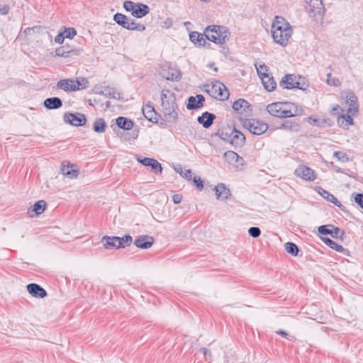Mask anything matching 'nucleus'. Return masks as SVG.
Wrapping results in <instances>:
<instances>
[{
  "instance_id": "f257e3e1",
  "label": "nucleus",
  "mask_w": 363,
  "mask_h": 363,
  "mask_svg": "<svg viewBox=\"0 0 363 363\" xmlns=\"http://www.w3.org/2000/svg\"><path fill=\"white\" fill-rule=\"evenodd\" d=\"M292 33L293 28L291 25L278 28H272V35L274 41L282 47H286L288 45Z\"/></svg>"
},
{
  "instance_id": "f03ea898",
  "label": "nucleus",
  "mask_w": 363,
  "mask_h": 363,
  "mask_svg": "<svg viewBox=\"0 0 363 363\" xmlns=\"http://www.w3.org/2000/svg\"><path fill=\"white\" fill-rule=\"evenodd\" d=\"M243 127L247 129L252 134L260 135L268 129L267 123L254 118H240Z\"/></svg>"
},
{
  "instance_id": "7ed1b4c3",
  "label": "nucleus",
  "mask_w": 363,
  "mask_h": 363,
  "mask_svg": "<svg viewBox=\"0 0 363 363\" xmlns=\"http://www.w3.org/2000/svg\"><path fill=\"white\" fill-rule=\"evenodd\" d=\"M206 91L220 101H225L230 96L228 88L218 80L212 84L211 89H206Z\"/></svg>"
},
{
  "instance_id": "20e7f679",
  "label": "nucleus",
  "mask_w": 363,
  "mask_h": 363,
  "mask_svg": "<svg viewBox=\"0 0 363 363\" xmlns=\"http://www.w3.org/2000/svg\"><path fill=\"white\" fill-rule=\"evenodd\" d=\"M305 9L312 18H322L325 11L322 0H306Z\"/></svg>"
},
{
  "instance_id": "39448f33",
  "label": "nucleus",
  "mask_w": 363,
  "mask_h": 363,
  "mask_svg": "<svg viewBox=\"0 0 363 363\" xmlns=\"http://www.w3.org/2000/svg\"><path fill=\"white\" fill-rule=\"evenodd\" d=\"M282 116L284 118H292L303 114V108L297 104L291 102H281Z\"/></svg>"
},
{
  "instance_id": "423d86ee",
  "label": "nucleus",
  "mask_w": 363,
  "mask_h": 363,
  "mask_svg": "<svg viewBox=\"0 0 363 363\" xmlns=\"http://www.w3.org/2000/svg\"><path fill=\"white\" fill-rule=\"evenodd\" d=\"M232 108L238 114L244 117L251 116L253 111L252 106L244 99L234 101Z\"/></svg>"
},
{
  "instance_id": "0eeeda50",
  "label": "nucleus",
  "mask_w": 363,
  "mask_h": 363,
  "mask_svg": "<svg viewBox=\"0 0 363 363\" xmlns=\"http://www.w3.org/2000/svg\"><path fill=\"white\" fill-rule=\"evenodd\" d=\"M342 98L345 99V103L348 106L347 112L354 116L359 110L357 96L353 91H348L342 94Z\"/></svg>"
},
{
  "instance_id": "6e6552de",
  "label": "nucleus",
  "mask_w": 363,
  "mask_h": 363,
  "mask_svg": "<svg viewBox=\"0 0 363 363\" xmlns=\"http://www.w3.org/2000/svg\"><path fill=\"white\" fill-rule=\"evenodd\" d=\"M83 52V49L79 47H74L68 43L57 48L55 50V55L62 57L77 56Z\"/></svg>"
},
{
  "instance_id": "1a4fd4ad",
  "label": "nucleus",
  "mask_w": 363,
  "mask_h": 363,
  "mask_svg": "<svg viewBox=\"0 0 363 363\" xmlns=\"http://www.w3.org/2000/svg\"><path fill=\"white\" fill-rule=\"evenodd\" d=\"M65 123L70 124L73 126H82L86 124V116L81 113H69L66 112L63 116Z\"/></svg>"
},
{
  "instance_id": "9d476101",
  "label": "nucleus",
  "mask_w": 363,
  "mask_h": 363,
  "mask_svg": "<svg viewBox=\"0 0 363 363\" xmlns=\"http://www.w3.org/2000/svg\"><path fill=\"white\" fill-rule=\"evenodd\" d=\"M318 231L320 235H330L333 238H339L342 240H343V237L345 235V233L343 230L333 225H320L318 227Z\"/></svg>"
},
{
  "instance_id": "9b49d317",
  "label": "nucleus",
  "mask_w": 363,
  "mask_h": 363,
  "mask_svg": "<svg viewBox=\"0 0 363 363\" xmlns=\"http://www.w3.org/2000/svg\"><path fill=\"white\" fill-rule=\"evenodd\" d=\"M137 161L145 167H150L151 171L158 175L162 173V167L161 164L155 159L150 157H142L138 156Z\"/></svg>"
},
{
  "instance_id": "f8f14e48",
  "label": "nucleus",
  "mask_w": 363,
  "mask_h": 363,
  "mask_svg": "<svg viewBox=\"0 0 363 363\" xmlns=\"http://www.w3.org/2000/svg\"><path fill=\"white\" fill-rule=\"evenodd\" d=\"M294 174L306 181H314L317 174L315 171L306 165H299L294 172Z\"/></svg>"
},
{
  "instance_id": "ddd939ff",
  "label": "nucleus",
  "mask_w": 363,
  "mask_h": 363,
  "mask_svg": "<svg viewBox=\"0 0 363 363\" xmlns=\"http://www.w3.org/2000/svg\"><path fill=\"white\" fill-rule=\"evenodd\" d=\"M223 28V26L211 25L206 28L203 35L208 40L218 44L219 32L218 30Z\"/></svg>"
},
{
  "instance_id": "4468645a",
  "label": "nucleus",
  "mask_w": 363,
  "mask_h": 363,
  "mask_svg": "<svg viewBox=\"0 0 363 363\" xmlns=\"http://www.w3.org/2000/svg\"><path fill=\"white\" fill-rule=\"evenodd\" d=\"M315 191L327 201L337 206L342 211H345V206H343L333 194L320 186H317Z\"/></svg>"
},
{
  "instance_id": "2eb2a0df",
  "label": "nucleus",
  "mask_w": 363,
  "mask_h": 363,
  "mask_svg": "<svg viewBox=\"0 0 363 363\" xmlns=\"http://www.w3.org/2000/svg\"><path fill=\"white\" fill-rule=\"evenodd\" d=\"M257 74L262 79V84L267 91H272L277 87V83L273 77H269L266 72H262L258 69Z\"/></svg>"
},
{
  "instance_id": "dca6fc26",
  "label": "nucleus",
  "mask_w": 363,
  "mask_h": 363,
  "mask_svg": "<svg viewBox=\"0 0 363 363\" xmlns=\"http://www.w3.org/2000/svg\"><path fill=\"white\" fill-rule=\"evenodd\" d=\"M134 245L140 249H149L154 244V238L147 235L138 236L134 240Z\"/></svg>"
},
{
  "instance_id": "f3484780",
  "label": "nucleus",
  "mask_w": 363,
  "mask_h": 363,
  "mask_svg": "<svg viewBox=\"0 0 363 363\" xmlns=\"http://www.w3.org/2000/svg\"><path fill=\"white\" fill-rule=\"evenodd\" d=\"M205 97L202 94H197L196 96H191L188 98L186 108L188 110H197L203 107Z\"/></svg>"
},
{
  "instance_id": "a211bd4d",
  "label": "nucleus",
  "mask_w": 363,
  "mask_h": 363,
  "mask_svg": "<svg viewBox=\"0 0 363 363\" xmlns=\"http://www.w3.org/2000/svg\"><path fill=\"white\" fill-rule=\"evenodd\" d=\"M28 293L33 297L43 298L47 296V291L39 284L30 283L26 286Z\"/></svg>"
},
{
  "instance_id": "6ab92c4d",
  "label": "nucleus",
  "mask_w": 363,
  "mask_h": 363,
  "mask_svg": "<svg viewBox=\"0 0 363 363\" xmlns=\"http://www.w3.org/2000/svg\"><path fill=\"white\" fill-rule=\"evenodd\" d=\"M230 144L235 147H242L245 143V135L235 127L232 130Z\"/></svg>"
},
{
  "instance_id": "aec40b11",
  "label": "nucleus",
  "mask_w": 363,
  "mask_h": 363,
  "mask_svg": "<svg viewBox=\"0 0 363 363\" xmlns=\"http://www.w3.org/2000/svg\"><path fill=\"white\" fill-rule=\"evenodd\" d=\"M216 116L214 113L205 111L197 118V122L204 128H209L213 123Z\"/></svg>"
},
{
  "instance_id": "412c9836",
  "label": "nucleus",
  "mask_w": 363,
  "mask_h": 363,
  "mask_svg": "<svg viewBox=\"0 0 363 363\" xmlns=\"http://www.w3.org/2000/svg\"><path fill=\"white\" fill-rule=\"evenodd\" d=\"M142 111L145 118L152 123H158V117L161 118V115L158 114L151 105L144 106Z\"/></svg>"
},
{
  "instance_id": "4be33fe9",
  "label": "nucleus",
  "mask_w": 363,
  "mask_h": 363,
  "mask_svg": "<svg viewBox=\"0 0 363 363\" xmlns=\"http://www.w3.org/2000/svg\"><path fill=\"white\" fill-rule=\"evenodd\" d=\"M160 74L163 78L169 81L178 82L182 78L180 70L171 67H169L167 70L163 69Z\"/></svg>"
},
{
  "instance_id": "5701e85b",
  "label": "nucleus",
  "mask_w": 363,
  "mask_h": 363,
  "mask_svg": "<svg viewBox=\"0 0 363 363\" xmlns=\"http://www.w3.org/2000/svg\"><path fill=\"white\" fill-rule=\"evenodd\" d=\"M43 106L48 110L58 109L62 106V101L59 97H50L44 100Z\"/></svg>"
},
{
  "instance_id": "b1692460",
  "label": "nucleus",
  "mask_w": 363,
  "mask_h": 363,
  "mask_svg": "<svg viewBox=\"0 0 363 363\" xmlns=\"http://www.w3.org/2000/svg\"><path fill=\"white\" fill-rule=\"evenodd\" d=\"M57 87L65 91H76V89H78V86H76L74 84V80L72 79L60 80L57 84Z\"/></svg>"
},
{
  "instance_id": "393cba45",
  "label": "nucleus",
  "mask_w": 363,
  "mask_h": 363,
  "mask_svg": "<svg viewBox=\"0 0 363 363\" xmlns=\"http://www.w3.org/2000/svg\"><path fill=\"white\" fill-rule=\"evenodd\" d=\"M296 77L292 74H285L279 82V86L283 89H294V82Z\"/></svg>"
},
{
  "instance_id": "a878e982",
  "label": "nucleus",
  "mask_w": 363,
  "mask_h": 363,
  "mask_svg": "<svg viewBox=\"0 0 363 363\" xmlns=\"http://www.w3.org/2000/svg\"><path fill=\"white\" fill-rule=\"evenodd\" d=\"M150 13V8L147 5L142 3H137L134 10L133 11L132 16L135 18H143Z\"/></svg>"
},
{
  "instance_id": "bb28decb",
  "label": "nucleus",
  "mask_w": 363,
  "mask_h": 363,
  "mask_svg": "<svg viewBox=\"0 0 363 363\" xmlns=\"http://www.w3.org/2000/svg\"><path fill=\"white\" fill-rule=\"evenodd\" d=\"M115 239L116 236L104 235L101 238V242L106 250L120 249L118 242Z\"/></svg>"
},
{
  "instance_id": "cd10ccee",
  "label": "nucleus",
  "mask_w": 363,
  "mask_h": 363,
  "mask_svg": "<svg viewBox=\"0 0 363 363\" xmlns=\"http://www.w3.org/2000/svg\"><path fill=\"white\" fill-rule=\"evenodd\" d=\"M281 102H274L270 104H268L266 108V111L272 116L284 118L282 116V113H281Z\"/></svg>"
},
{
  "instance_id": "c85d7f7f",
  "label": "nucleus",
  "mask_w": 363,
  "mask_h": 363,
  "mask_svg": "<svg viewBox=\"0 0 363 363\" xmlns=\"http://www.w3.org/2000/svg\"><path fill=\"white\" fill-rule=\"evenodd\" d=\"M214 190L218 199L225 200L230 195V189L223 183L218 184L214 188Z\"/></svg>"
},
{
  "instance_id": "c756f323",
  "label": "nucleus",
  "mask_w": 363,
  "mask_h": 363,
  "mask_svg": "<svg viewBox=\"0 0 363 363\" xmlns=\"http://www.w3.org/2000/svg\"><path fill=\"white\" fill-rule=\"evenodd\" d=\"M116 125L118 128L125 130H130L134 125V122L126 117L119 116L116 119Z\"/></svg>"
},
{
  "instance_id": "7c9ffc66",
  "label": "nucleus",
  "mask_w": 363,
  "mask_h": 363,
  "mask_svg": "<svg viewBox=\"0 0 363 363\" xmlns=\"http://www.w3.org/2000/svg\"><path fill=\"white\" fill-rule=\"evenodd\" d=\"M164 116L168 122L176 123L178 121V108H162Z\"/></svg>"
},
{
  "instance_id": "2f4dec72",
  "label": "nucleus",
  "mask_w": 363,
  "mask_h": 363,
  "mask_svg": "<svg viewBox=\"0 0 363 363\" xmlns=\"http://www.w3.org/2000/svg\"><path fill=\"white\" fill-rule=\"evenodd\" d=\"M347 112L346 114L342 113L337 117V123L340 127L347 129L349 125L353 124V118Z\"/></svg>"
},
{
  "instance_id": "473e14b6",
  "label": "nucleus",
  "mask_w": 363,
  "mask_h": 363,
  "mask_svg": "<svg viewBox=\"0 0 363 363\" xmlns=\"http://www.w3.org/2000/svg\"><path fill=\"white\" fill-rule=\"evenodd\" d=\"M47 206V203L44 200H40L36 201L33 206L28 209V213H35L37 216L40 215L44 212Z\"/></svg>"
},
{
  "instance_id": "72a5a7b5",
  "label": "nucleus",
  "mask_w": 363,
  "mask_h": 363,
  "mask_svg": "<svg viewBox=\"0 0 363 363\" xmlns=\"http://www.w3.org/2000/svg\"><path fill=\"white\" fill-rule=\"evenodd\" d=\"M72 167L73 165H65L64 163H62L61 167L62 174L69 179L76 178L79 174V172L76 169H72Z\"/></svg>"
},
{
  "instance_id": "f704fd0d",
  "label": "nucleus",
  "mask_w": 363,
  "mask_h": 363,
  "mask_svg": "<svg viewBox=\"0 0 363 363\" xmlns=\"http://www.w3.org/2000/svg\"><path fill=\"white\" fill-rule=\"evenodd\" d=\"M130 18H128L125 15L121 13H116L113 16V20L115 22L122 26L123 28H125L129 26L128 22L130 21Z\"/></svg>"
},
{
  "instance_id": "c9c22d12",
  "label": "nucleus",
  "mask_w": 363,
  "mask_h": 363,
  "mask_svg": "<svg viewBox=\"0 0 363 363\" xmlns=\"http://www.w3.org/2000/svg\"><path fill=\"white\" fill-rule=\"evenodd\" d=\"M279 128L289 131L298 132L301 128V125L299 123L295 121H286L281 124Z\"/></svg>"
},
{
  "instance_id": "e433bc0d",
  "label": "nucleus",
  "mask_w": 363,
  "mask_h": 363,
  "mask_svg": "<svg viewBox=\"0 0 363 363\" xmlns=\"http://www.w3.org/2000/svg\"><path fill=\"white\" fill-rule=\"evenodd\" d=\"M322 241L327 245L330 248L336 250L338 252H343L345 249L341 245L337 244L329 238L321 237Z\"/></svg>"
},
{
  "instance_id": "4c0bfd02",
  "label": "nucleus",
  "mask_w": 363,
  "mask_h": 363,
  "mask_svg": "<svg viewBox=\"0 0 363 363\" xmlns=\"http://www.w3.org/2000/svg\"><path fill=\"white\" fill-rule=\"evenodd\" d=\"M118 242V246L120 248H125V247L130 246L133 242V238L129 234H126L123 237L116 236V239Z\"/></svg>"
},
{
  "instance_id": "58836bf2",
  "label": "nucleus",
  "mask_w": 363,
  "mask_h": 363,
  "mask_svg": "<svg viewBox=\"0 0 363 363\" xmlns=\"http://www.w3.org/2000/svg\"><path fill=\"white\" fill-rule=\"evenodd\" d=\"M107 128L106 123L104 118H99L95 120L93 124L94 131L97 133H104Z\"/></svg>"
},
{
  "instance_id": "ea45409f",
  "label": "nucleus",
  "mask_w": 363,
  "mask_h": 363,
  "mask_svg": "<svg viewBox=\"0 0 363 363\" xmlns=\"http://www.w3.org/2000/svg\"><path fill=\"white\" fill-rule=\"evenodd\" d=\"M224 155L229 160V162H234L237 165L242 164L243 163V158L239 156V155L234 151H228L225 153Z\"/></svg>"
},
{
  "instance_id": "a19ab883",
  "label": "nucleus",
  "mask_w": 363,
  "mask_h": 363,
  "mask_svg": "<svg viewBox=\"0 0 363 363\" xmlns=\"http://www.w3.org/2000/svg\"><path fill=\"white\" fill-rule=\"evenodd\" d=\"M162 108H178L175 94L174 93L169 94L168 99L164 102H162Z\"/></svg>"
},
{
  "instance_id": "79ce46f5",
  "label": "nucleus",
  "mask_w": 363,
  "mask_h": 363,
  "mask_svg": "<svg viewBox=\"0 0 363 363\" xmlns=\"http://www.w3.org/2000/svg\"><path fill=\"white\" fill-rule=\"evenodd\" d=\"M129 26L126 28L127 30H137L140 32H143L145 30V26L136 22L135 20L130 18L128 22Z\"/></svg>"
},
{
  "instance_id": "37998d69",
  "label": "nucleus",
  "mask_w": 363,
  "mask_h": 363,
  "mask_svg": "<svg viewBox=\"0 0 363 363\" xmlns=\"http://www.w3.org/2000/svg\"><path fill=\"white\" fill-rule=\"evenodd\" d=\"M203 35V34H201L199 32L192 31L189 34V40L195 45H198V46H199L204 39Z\"/></svg>"
},
{
  "instance_id": "c03bdc74",
  "label": "nucleus",
  "mask_w": 363,
  "mask_h": 363,
  "mask_svg": "<svg viewBox=\"0 0 363 363\" xmlns=\"http://www.w3.org/2000/svg\"><path fill=\"white\" fill-rule=\"evenodd\" d=\"M289 25H290V23L284 17L277 16H275V18L273 21L272 28H278L285 27Z\"/></svg>"
},
{
  "instance_id": "a18cd8bd",
  "label": "nucleus",
  "mask_w": 363,
  "mask_h": 363,
  "mask_svg": "<svg viewBox=\"0 0 363 363\" xmlns=\"http://www.w3.org/2000/svg\"><path fill=\"white\" fill-rule=\"evenodd\" d=\"M284 247H285L286 251L289 254H290L293 256L298 255V254L299 252V249L295 243L291 242H287L286 243H285Z\"/></svg>"
},
{
  "instance_id": "49530a36",
  "label": "nucleus",
  "mask_w": 363,
  "mask_h": 363,
  "mask_svg": "<svg viewBox=\"0 0 363 363\" xmlns=\"http://www.w3.org/2000/svg\"><path fill=\"white\" fill-rule=\"evenodd\" d=\"M223 29H219V30H218V32H219L218 44L220 45L225 43L230 35L228 29L225 26H223Z\"/></svg>"
},
{
  "instance_id": "de8ad7c7",
  "label": "nucleus",
  "mask_w": 363,
  "mask_h": 363,
  "mask_svg": "<svg viewBox=\"0 0 363 363\" xmlns=\"http://www.w3.org/2000/svg\"><path fill=\"white\" fill-rule=\"evenodd\" d=\"M308 86L309 85L305 82L304 78L298 77V80H296V79H295L294 89H298L304 91L306 90Z\"/></svg>"
},
{
  "instance_id": "09e8293b",
  "label": "nucleus",
  "mask_w": 363,
  "mask_h": 363,
  "mask_svg": "<svg viewBox=\"0 0 363 363\" xmlns=\"http://www.w3.org/2000/svg\"><path fill=\"white\" fill-rule=\"evenodd\" d=\"M308 122L309 124H311L312 125H315V126H318V127H324L327 123V121H326V119L320 120V119L313 118L312 116H309L308 118Z\"/></svg>"
},
{
  "instance_id": "8fccbe9b",
  "label": "nucleus",
  "mask_w": 363,
  "mask_h": 363,
  "mask_svg": "<svg viewBox=\"0 0 363 363\" xmlns=\"http://www.w3.org/2000/svg\"><path fill=\"white\" fill-rule=\"evenodd\" d=\"M74 84H76V86H78V89H76L77 90H82L87 88L89 81L85 77H81L79 79H77L74 81Z\"/></svg>"
},
{
  "instance_id": "3c124183",
  "label": "nucleus",
  "mask_w": 363,
  "mask_h": 363,
  "mask_svg": "<svg viewBox=\"0 0 363 363\" xmlns=\"http://www.w3.org/2000/svg\"><path fill=\"white\" fill-rule=\"evenodd\" d=\"M64 31L62 32L65 38L72 39L77 35V30L73 27L65 28L63 27Z\"/></svg>"
},
{
  "instance_id": "603ef678",
  "label": "nucleus",
  "mask_w": 363,
  "mask_h": 363,
  "mask_svg": "<svg viewBox=\"0 0 363 363\" xmlns=\"http://www.w3.org/2000/svg\"><path fill=\"white\" fill-rule=\"evenodd\" d=\"M333 156L335 157L339 161L342 162L349 161V157H347V154L341 151L335 152Z\"/></svg>"
},
{
  "instance_id": "864d4df0",
  "label": "nucleus",
  "mask_w": 363,
  "mask_h": 363,
  "mask_svg": "<svg viewBox=\"0 0 363 363\" xmlns=\"http://www.w3.org/2000/svg\"><path fill=\"white\" fill-rule=\"evenodd\" d=\"M248 233L252 238H257L260 236L261 230L258 227H250L248 229Z\"/></svg>"
},
{
  "instance_id": "5fc2aeb1",
  "label": "nucleus",
  "mask_w": 363,
  "mask_h": 363,
  "mask_svg": "<svg viewBox=\"0 0 363 363\" xmlns=\"http://www.w3.org/2000/svg\"><path fill=\"white\" fill-rule=\"evenodd\" d=\"M137 3H134L131 1H125L123 3V8L126 11H130L131 13H133V11L134 10V8L135 7Z\"/></svg>"
},
{
  "instance_id": "6e6d98bb",
  "label": "nucleus",
  "mask_w": 363,
  "mask_h": 363,
  "mask_svg": "<svg viewBox=\"0 0 363 363\" xmlns=\"http://www.w3.org/2000/svg\"><path fill=\"white\" fill-rule=\"evenodd\" d=\"M354 199L355 203L363 209V194L357 193L354 194Z\"/></svg>"
},
{
  "instance_id": "4d7b16f0",
  "label": "nucleus",
  "mask_w": 363,
  "mask_h": 363,
  "mask_svg": "<svg viewBox=\"0 0 363 363\" xmlns=\"http://www.w3.org/2000/svg\"><path fill=\"white\" fill-rule=\"evenodd\" d=\"M194 184L199 190H202L203 188V181L200 178L194 176L192 179Z\"/></svg>"
},
{
  "instance_id": "13d9d810",
  "label": "nucleus",
  "mask_w": 363,
  "mask_h": 363,
  "mask_svg": "<svg viewBox=\"0 0 363 363\" xmlns=\"http://www.w3.org/2000/svg\"><path fill=\"white\" fill-rule=\"evenodd\" d=\"M216 135H218L219 138L220 139H222L223 140H225V141H228L230 143V141H231V135H232V131L230 132V133H225L223 131H222L220 133H219V132H218L216 134Z\"/></svg>"
},
{
  "instance_id": "bf43d9fd",
  "label": "nucleus",
  "mask_w": 363,
  "mask_h": 363,
  "mask_svg": "<svg viewBox=\"0 0 363 363\" xmlns=\"http://www.w3.org/2000/svg\"><path fill=\"white\" fill-rule=\"evenodd\" d=\"M331 77V74H328V79L327 83L329 85H333L335 86H338L340 84V80L337 78H333L332 79H330V77Z\"/></svg>"
},
{
  "instance_id": "052dcab7",
  "label": "nucleus",
  "mask_w": 363,
  "mask_h": 363,
  "mask_svg": "<svg viewBox=\"0 0 363 363\" xmlns=\"http://www.w3.org/2000/svg\"><path fill=\"white\" fill-rule=\"evenodd\" d=\"M179 169H182V167H180ZM180 174L182 175V177H184L185 179H186L188 181H191L193 179V177H192L193 173L191 169L185 170L184 174L182 173V170H181Z\"/></svg>"
},
{
  "instance_id": "680f3d73",
  "label": "nucleus",
  "mask_w": 363,
  "mask_h": 363,
  "mask_svg": "<svg viewBox=\"0 0 363 363\" xmlns=\"http://www.w3.org/2000/svg\"><path fill=\"white\" fill-rule=\"evenodd\" d=\"M105 95L106 97H108L111 99H118V100L122 98L121 93L116 92V91H108Z\"/></svg>"
},
{
  "instance_id": "e2e57ef3",
  "label": "nucleus",
  "mask_w": 363,
  "mask_h": 363,
  "mask_svg": "<svg viewBox=\"0 0 363 363\" xmlns=\"http://www.w3.org/2000/svg\"><path fill=\"white\" fill-rule=\"evenodd\" d=\"M65 39V37L63 33H59L55 38V42L58 44H62Z\"/></svg>"
},
{
  "instance_id": "0e129e2a",
  "label": "nucleus",
  "mask_w": 363,
  "mask_h": 363,
  "mask_svg": "<svg viewBox=\"0 0 363 363\" xmlns=\"http://www.w3.org/2000/svg\"><path fill=\"white\" fill-rule=\"evenodd\" d=\"M10 10V8L9 5L4 4L1 5L0 4V14L1 15H6L9 13Z\"/></svg>"
},
{
  "instance_id": "69168bd1",
  "label": "nucleus",
  "mask_w": 363,
  "mask_h": 363,
  "mask_svg": "<svg viewBox=\"0 0 363 363\" xmlns=\"http://www.w3.org/2000/svg\"><path fill=\"white\" fill-rule=\"evenodd\" d=\"M172 92L169 90H168V89L162 90V93H161V100H162V102H164L168 99V96Z\"/></svg>"
},
{
  "instance_id": "338daca9",
  "label": "nucleus",
  "mask_w": 363,
  "mask_h": 363,
  "mask_svg": "<svg viewBox=\"0 0 363 363\" xmlns=\"http://www.w3.org/2000/svg\"><path fill=\"white\" fill-rule=\"evenodd\" d=\"M182 196L181 194H174L172 196V201L175 204L179 203L182 201Z\"/></svg>"
},
{
  "instance_id": "774afa93",
  "label": "nucleus",
  "mask_w": 363,
  "mask_h": 363,
  "mask_svg": "<svg viewBox=\"0 0 363 363\" xmlns=\"http://www.w3.org/2000/svg\"><path fill=\"white\" fill-rule=\"evenodd\" d=\"M339 110H340L342 112H344V110L342 108H340L339 105H336L330 111V114L334 116L337 115Z\"/></svg>"
}]
</instances>
